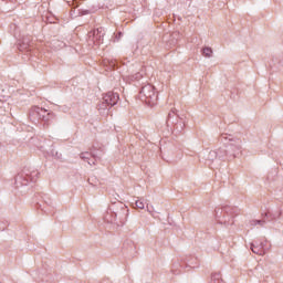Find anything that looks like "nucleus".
Returning <instances> with one entry per match:
<instances>
[{
    "instance_id": "7ed1b4c3",
    "label": "nucleus",
    "mask_w": 283,
    "mask_h": 283,
    "mask_svg": "<svg viewBox=\"0 0 283 283\" xmlns=\"http://www.w3.org/2000/svg\"><path fill=\"white\" fill-rule=\"evenodd\" d=\"M202 54L203 56H206L207 59H211V56L213 55V50H211V48L206 46L202 50Z\"/></svg>"
},
{
    "instance_id": "39448f33",
    "label": "nucleus",
    "mask_w": 283,
    "mask_h": 283,
    "mask_svg": "<svg viewBox=\"0 0 283 283\" xmlns=\"http://www.w3.org/2000/svg\"><path fill=\"white\" fill-rule=\"evenodd\" d=\"M135 206L137 207V209H145V199H138L135 202Z\"/></svg>"
},
{
    "instance_id": "9d476101",
    "label": "nucleus",
    "mask_w": 283,
    "mask_h": 283,
    "mask_svg": "<svg viewBox=\"0 0 283 283\" xmlns=\"http://www.w3.org/2000/svg\"><path fill=\"white\" fill-rule=\"evenodd\" d=\"M147 211H148L149 213H151V211H149V207H147Z\"/></svg>"
},
{
    "instance_id": "6e6552de",
    "label": "nucleus",
    "mask_w": 283,
    "mask_h": 283,
    "mask_svg": "<svg viewBox=\"0 0 283 283\" xmlns=\"http://www.w3.org/2000/svg\"><path fill=\"white\" fill-rule=\"evenodd\" d=\"M233 147H234V149H238V150L242 149V142H240V140L237 142V144H234Z\"/></svg>"
},
{
    "instance_id": "0eeeda50",
    "label": "nucleus",
    "mask_w": 283,
    "mask_h": 283,
    "mask_svg": "<svg viewBox=\"0 0 283 283\" xmlns=\"http://www.w3.org/2000/svg\"><path fill=\"white\" fill-rule=\"evenodd\" d=\"M90 156H92L90 153H82L81 154L82 160H90Z\"/></svg>"
},
{
    "instance_id": "1a4fd4ad",
    "label": "nucleus",
    "mask_w": 283,
    "mask_h": 283,
    "mask_svg": "<svg viewBox=\"0 0 283 283\" xmlns=\"http://www.w3.org/2000/svg\"><path fill=\"white\" fill-rule=\"evenodd\" d=\"M209 160H212V158H216V151H210L208 155Z\"/></svg>"
},
{
    "instance_id": "f03ea898",
    "label": "nucleus",
    "mask_w": 283,
    "mask_h": 283,
    "mask_svg": "<svg viewBox=\"0 0 283 283\" xmlns=\"http://www.w3.org/2000/svg\"><path fill=\"white\" fill-rule=\"evenodd\" d=\"M118 93L108 92L104 97L103 101L105 105H109L111 107H114L116 103H118Z\"/></svg>"
},
{
    "instance_id": "20e7f679",
    "label": "nucleus",
    "mask_w": 283,
    "mask_h": 283,
    "mask_svg": "<svg viewBox=\"0 0 283 283\" xmlns=\"http://www.w3.org/2000/svg\"><path fill=\"white\" fill-rule=\"evenodd\" d=\"M251 250L253 253H255L256 255H263L264 251L255 245L252 244Z\"/></svg>"
},
{
    "instance_id": "423d86ee",
    "label": "nucleus",
    "mask_w": 283,
    "mask_h": 283,
    "mask_svg": "<svg viewBox=\"0 0 283 283\" xmlns=\"http://www.w3.org/2000/svg\"><path fill=\"white\" fill-rule=\"evenodd\" d=\"M48 111L44 109V108H40V107H36V113L39 114V116H41L43 119H45V113Z\"/></svg>"
},
{
    "instance_id": "f257e3e1",
    "label": "nucleus",
    "mask_w": 283,
    "mask_h": 283,
    "mask_svg": "<svg viewBox=\"0 0 283 283\" xmlns=\"http://www.w3.org/2000/svg\"><path fill=\"white\" fill-rule=\"evenodd\" d=\"M140 94L142 96H145V102L147 103V105H150V107H154V105L158 103V95L156 94L153 85L144 86Z\"/></svg>"
}]
</instances>
